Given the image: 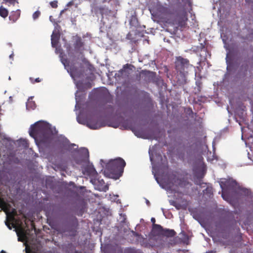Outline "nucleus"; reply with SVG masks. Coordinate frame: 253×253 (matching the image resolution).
Masks as SVG:
<instances>
[{
    "label": "nucleus",
    "mask_w": 253,
    "mask_h": 253,
    "mask_svg": "<svg viewBox=\"0 0 253 253\" xmlns=\"http://www.w3.org/2000/svg\"><path fill=\"white\" fill-rule=\"evenodd\" d=\"M206 253H213V252L212 251H211V252H206Z\"/></svg>",
    "instance_id": "35"
},
{
    "label": "nucleus",
    "mask_w": 253,
    "mask_h": 253,
    "mask_svg": "<svg viewBox=\"0 0 253 253\" xmlns=\"http://www.w3.org/2000/svg\"><path fill=\"white\" fill-rule=\"evenodd\" d=\"M31 103V102H30V101H29V102H28V104H27V106L30 105V104Z\"/></svg>",
    "instance_id": "38"
},
{
    "label": "nucleus",
    "mask_w": 253,
    "mask_h": 253,
    "mask_svg": "<svg viewBox=\"0 0 253 253\" xmlns=\"http://www.w3.org/2000/svg\"><path fill=\"white\" fill-rule=\"evenodd\" d=\"M108 107L110 109L111 111H113V106H112L111 105H109Z\"/></svg>",
    "instance_id": "30"
},
{
    "label": "nucleus",
    "mask_w": 253,
    "mask_h": 253,
    "mask_svg": "<svg viewBox=\"0 0 253 253\" xmlns=\"http://www.w3.org/2000/svg\"><path fill=\"white\" fill-rule=\"evenodd\" d=\"M12 213H13L14 215H16V210L15 209H13Z\"/></svg>",
    "instance_id": "29"
},
{
    "label": "nucleus",
    "mask_w": 253,
    "mask_h": 253,
    "mask_svg": "<svg viewBox=\"0 0 253 253\" xmlns=\"http://www.w3.org/2000/svg\"><path fill=\"white\" fill-rule=\"evenodd\" d=\"M192 66L190 64L187 59L183 58L182 57H178L175 62V69L180 74L185 75L188 72V68Z\"/></svg>",
    "instance_id": "4"
},
{
    "label": "nucleus",
    "mask_w": 253,
    "mask_h": 253,
    "mask_svg": "<svg viewBox=\"0 0 253 253\" xmlns=\"http://www.w3.org/2000/svg\"><path fill=\"white\" fill-rule=\"evenodd\" d=\"M242 191L243 193H245V194L248 195H249L250 193L251 192L250 191H249L248 189L244 188L242 189Z\"/></svg>",
    "instance_id": "22"
},
{
    "label": "nucleus",
    "mask_w": 253,
    "mask_h": 253,
    "mask_svg": "<svg viewBox=\"0 0 253 253\" xmlns=\"http://www.w3.org/2000/svg\"><path fill=\"white\" fill-rule=\"evenodd\" d=\"M77 121L81 124H85V121L84 120H82V119H81V118L80 117H78L77 118Z\"/></svg>",
    "instance_id": "21"
},
{
    "label": "nucleus",
    "mask_w": 253,
    "mask_h": 253,
    "mask_svg": "<svg viewBox=\"0 0 253 253\" xmlns=\"http://www.w3.org/2000/svg\"><path fill=\"white\" fill-rule=\"evenodd\" d=\"M30 80L31 81V83L32 84H35L36 83H39L41 82V79L39 78H37L36 79H34V78H30Z\"/></svg>",
    "instance_id": "17"
},
{
    "label": "nucleus",
    "mask_w": 253,
    "mask_h": 253,
    "mask_svg": "<svg viewBox=\"0 0 253 253\" xmlns=\"http://www.w3.org/2000/svg\"><path fill=\"white\" fill-rule=\"evenodd\" d=\"M26 253H35V252H31L27 248L25 249Z\"/></svg>",
    "instance_id": "27"
},
{
    "label": "nucleus",
    "mask_w": 253,
    "mask_h": 253,
    "mask_svg": "<svg viewBox=\"0 0 253 253\" xmlns=\"http://www.w3.org/2000/svg\"><path fill=\"white\" fill-rule=\"evenodd\" d=\"M83 173L91 178L95 179L98 176V173L92 164H88L84 167Z\"/></svg>",
    "instance_id": "5"
},
{
    "label": "nucleus",
    "mask_w": 253,
    "mask_h": 253,
    "mask_svg": "<svg viewBox=\"0 0 253 253\" xmlns=\"http://www.w3.org/2000/svg\"><path fill=\"white\" fill-rule=\"evenodd\" d=\"M128 66V64H126L125 65H124V67H123V69H122L121 71H120L119 73H121V74H122L125 71L126 68H127Z\"/></svg>",
    "instance_id": "23"
},
{
    "label": "nucleus",
    "mask_w": 253,
    "mask_h": 253,
    "mask_svg": "<svg viewBox=\"0 0 253 253\" xmlns=\"http://www.w3.org/2000/svg\"><path fill=\"white\" fill-rule=\"evenodd\" d=\"M175 16H176V17H179V15H178V13H176V14H175Z\"/></svg>",
    "instance_id": "37"
},
{
    "label": "nucleus",
    "mask_w": 253,
    "mask_h": 253,
    "mask_svg": "<svg viewBox=\"0 0 253 253\" xmlns=\"http://www.w3.org/2000/svg\"><path fill=\"white\" fill-rule=\"evenodd\" d=\"M70 75L72 78H81L83 76V73L78 71L77 68L74 66H71L69 69Z\"/></svg>",
    "instance_id": "9"
},
{
    "label": "nucleus",
    "mask_w": 253,
    "mask_h": 253,
    "mask_svg": "<svg viewBox=\"0 0 253 253\" xmlns=\"http://www.w3.org/2000/svg\"><path fill=\"white\" fill-rule=\"evenodd\" d=\"M166 164H167V165H166V167H167V168H168V162H167V161H166Z\"/></svg>",
    "instance_id": "39"
},
{
    "label": "nucleus",
    "mask_w": 253,
    "mask_h": 253,
    "mask_svg": "<svg viewBox=\"0 0 253 253\" xmlns=\"http://www.w3.org/2000/svg\"><path fill=\"white\" fill-rule=\"evenodd\" d=\"M151 232L154 236L160 237H172L176 234L174 230L164 229L161 225L157 224H153Z\"/></svg>",
    "instance_id": "3"
},
{
    "label": "nucleus",
    "mask_w": 253,
    "mask_h": 253,
    "mask_svg": "<svg viewBox=\"0 0 253 253\" xmlns=\"http://www.w3.org/2000/svg\"><path fill=\"white\" fill-rule=\"evenodd\" d=\"M147 204H150L148 200H147Z\"/></svg>",
    "instance_id": "41"
},
{
    "label": "nucleus",
    "mask_w": 253,
    "mask_h": 253,
    "mask_svg": "<svg viewBox=\"0 0 253 253\" xmlns=\"http://www.w3.org/2000/svg\"><path fill=\"white\" fill-rule=\"evenodd\" d=\"M8 14V10L3 7L2 6L0 7V16L3 18H5Z\"/></svg>",
    "instance_id": "13"
},
{
    "label": "nucleus",
    "mask_w": 253,
    "mask_h": 253,
    "mask_svg": "<svg viewBox=\"0 0 253 253\" xmlns=\"http://www.w3.org/2000/svg\"><path fill=\"white\" fill-rule=\"evenodd\" d=\"M142 74H144L145 77V80L146 81L151 82L153 80V79L155 76V73L153 72H150L147 71H144L142 72Z\"/></svg>",
    "instance_id": "11"
},
{
    "label": "nucleus",
    "mask_w": 253,
    "mask_h": 253,
    "mask_svg": "<svg viewBox=\"0 0 253 253\" xmlns=\"http://www.w3.org/2000/svg\"><path fill=\"white\" fill-rule=\"evenodd\" d=\"M41 15V12L39 10L35 11L33 14V18L36 20Z\"/></svg>",
    "instance_id": "16"
},
{
    "label": "nucleus",
    "mask_w": 253,
    "mask_h": 253,
    "mask_svg": "<svg viewBox=\"0 0 253 253\" xmlns=\"http://www.w3.org/2000/svg\"><path fill=\"white\" fill-rule=\"evenodd\" d=\"M29 134L34 138H38L42 142L47 143L52 139L53 133L47 124L39 121L31 126Z\"/></svg>",
    "instance_id": "1"
},
{
    "label": "nucleus",
    "mask_w": 253,
    "mask_h": 253,
    "mask_svg": "<svg viewBox=\"0 0 253 253\" xmlns=\"http://www.w3.org/2000/svg\"><path fill=\"white\" fill-rule=\"evenodd\" d=\"M182 20H178L177 23H176L178 26L184 27L186 24V21L187 20L186 16L185 15L182 16Z\"/></svg>",
    "instance_id": "14"
},
{
    "label": "nucleus",
    "mask_w": 253,
    "mask_h": 253,
    "mask_svg": "<svg viewBox=\"0 0 253 253\" xmlns=\"http://www.w3.org/2000/svg\"><path fill=\"white\" fill-rule=\"evenodd\" d=\"M247 68H248V66H247V65H246V69H245V71H246V72H247Z\"/></svg>",
    "instance_id": "36"
},
{
    "label": "nucleus",
    "mask_w": 253,
    "mask_h": 253,
    "mask_svg": "<svg viewBox=\"0 0 253 253\" xmlns=\"http://www.w3.org/2000/svg\"><path fill=\"white\" fill-rule=\"evenodd\" d=\"M86 126L91 129H96L100 127L97 123H94L91 121H87Z\"/></svg>",
    "instance_id": "12"
},
{
    "label": "nucleus",
    "mask_w": 253,
    "mask_h": 253,
    "mask_svg": "<svg viewBox=\"0 0 253 253\" xmlns=\"http://www.w3.org/2000/svg\"><path fill=\"white\" fill-rule=\"evenodd\" d=\"M75 50L82 53L84 50V43L80 37H76L73 44Z\"/></svg>",
    "instance_id": "6"
},
{
    "label": "nucleus",
    "mask_w": 253,
    "mask_h": 253,
    "mask_svg": "<svg viewBox=\"0 0 253 253\" xmlns=\"http://www.w3.org/2000/svg\"><path fill=\"white\" fill-rule=\"evenodd\" d=\"M151 221L153 223V224H155V223L156 220H155V218L154 217L151 218Z\"/></svg>",
    "instance_id": "26"
},
{
    "label": "nucleus",
    "mask_w": 253,
    "mask_h": 253,
    "mask_svg": "<svg viewBox=\"0 0 253 253\" xmlns=\"http://www.w3.org/2000/svg\"><path fill=\"white\" fill-rule=\"evenodd\" d=\"M75 253H79L77 251H76Z\"/></svg>",
    "instance_id": "45"
},
{
    "label": "nucleus",
    "mask_w": 253,
    "mask_h": 253,
    "mask_svg": "<svg viewBox=\"0 0 253 253\" xmlns=\"http://www.w3.org/2000/svg\"><path fill=\"white\" fill-rule=\"evenodd\" d=\"M0 253H6L3 250H1L0 252Z\"/></svg>",
    "instance_id": "31"
},
{
    "label": "nucleus",
    "mask_w": 253,
    "mask_h": 253,
    "mask_svg": "<svg viewBox=\"0 0 253 253\" xmlns=\"http://www.w3.org/2000/svg\"><path fill=\"white\" fill-rule=\"evenodd\" d=\"M5 224L7 226V227L9 228V229L11 230L12 229L11 226H10L11 224L9 221H6Z\"/></svg>",
    "instance_id": "24"
},
{
    "label": "nucleus",
    "mask_w": 253,
    "mask_h": 253,
    "mask_svg": "<svg viewBox=\"0 0 253 253\" xmlns=\"http://www.w3.org/2000/svg\"><path fill=\"white\" fill-rule=\"evenodd\" d=\"M157 16H158V17H159L160 18H162V17H161V15H159V14H158V13H157Z\"/></svg>",
    "instance_id": "32"
},
{
    "label": "nucleus",
    "mask_w": 253,
    "mask_h": 253,
    "mask_svg": "<svg viewBox=\"0 0 253 253\" xmlns=\"http://www.w3.org/2000/svg\"><path fill=\"white\" fill-rule=\"evenodd\" d=\"M60 34L59 31H53L51 36V45L52 47H56L59 42Z\"/></svg>",
    "instance_id": "8"
},
{
    "label": "nucleus",
    "mask_w": 253,
    "mask_h": 253,
    "mask_svg": "<svg viewBox=\"0 0 253 253\" xmlns=\"http://www.w3.org/2000/svg\"><path fill=\"white\" fill-rule=\"evenodd\" d=\"M57 3L58 2L57 0H54L50 2V5L53 8H56L58 6Z\"/></svg>",
    "instance_id": "18"
},
{
    "label": "nucleus",
    "mask_w": 253,
    "mask_h": 253,
    "mask_svg": "<svg viewBox=\"0 0 253 253\" xmlns=\"http://www.w3.org/2000/svg\"><path fill=\"white\" fill-rule=\"evenodd\" d=\"M15 218H14V217H12V221H15Z\"/></svg>",
    "instance_id": "34"
},
{
    "label": "nucleus",
    "mask_w": 253,
    "mask_h": 253,
    "mask_svg": "<svg viewBox=\"0 0 253 253\" xmlns=\"http://www.w3.org/2000/svg\"><path fill=\"white\" fill-rule=\"evenodd\" d=\"M33 105H34V107H35V103H33Z\"/></svg>",
    "instance_id": "44"
},
{
    "label": "nucleus",
    "mask_w": 253,
    "mask_h": 253,
    "mask_svg": "<svg viewBox=\"0 0 253 253\" xmlns=\"http://www.w3.org/2000/svg\"><path fill=\"white\" fill-rule=\"evenodd\" d=\"M20 16V10L18 9L11 12L9 16V19L12 23L15 22Z\"/></svg>",
    "instance_id": "10"
},
{
    "label": "nucleus",
    "mask_w": 253,
    "mask_h": 253,
    "mask_svg": "<svg viewBox=\"0 0 253 253\" xmlns=\"http://www.w3.org/2000/svg\"><path fill=\"white\" fill-rule=\"evenodd\" d=\"M99 10H100V11H101V10H103V8H99Z\"/></svg>",
    "instance_id": "42"
},
{
    "label": "nucleus",
    "mask_w": 253,
    "mask_h": 253,
    "mask_svg": "<svg viewBox=\"0 0 253 253\" xmlns=\"http://www.w3.org/2000/svg\"><path fill=\"white\" fill-rule=\"evenodd\" d=\"M236 184H237V183L235 181H232L231 182L226 181V183H225V185L227 186H229L230 185L234 186V185H236Z\"/></svg>",
    "instance_id": "19"
},
{
    "label": "nucleus",
    "mask_w": 253,
    "mask_h": 253,
    "mask_svg": "<svg viewBox=\"0 0 253 253\" xmlns=\"http://www.w3.org/2000/svg\"><path fill=\"white\" fill-rule=\"evenodd\" d=\"M126 165L125 160L121 158L111 160L106 165L104 174L108 177L118 179L122 175Z\"/></svg>",
    "instance_id": "2"
},
{
    "label": "nucleus",
    "mask_w": 253,
    "mask_h": 253,
    "mask_svg": "<svg viewBox=\"0 0 253 253\" xmlns=\"http://www.w3.org/2000/svg\"><path fill=\"white\" fill-rule=\"evenodd\" d=\"M201 46H202V48L204 47V46L203 44H201Z\"/></svg>",
    "instance_id": "43"
},
{
    "label": "nucleus",
    "mask_w": 253,
    "mask_h": 253,
    "mask_svg": "<svg viewBox=\"0 0 253 253\" xmlns=\"http://www.w3.org/2000/svg\"><path fill=\"white\" fill-rule=\"evenodd\" d=\"M85 152V154H86V155L87 157H88L89 156V153H88V151L87 149H84Z\"/></svg>",
    "instance_id": "25"
},
{
    "label": "nucleus",
    "mask_w": 253,
    "mask_h": 253,
    "mask_svg": "<svg viewBox=\"0 0 253 253\" xmlns=\"http://www.w3.org/2000/svg\"><path fill=\"white\" fill-rule=\"evenodd\" d=\"M21 233H22V234H24V231L23 230H21Z\"/></svg>",
    "instance_id": "40"
},
{
    "label": "nucleus",
    "mask_w": 253,
    "mask_h": 253,
    "mask_svg": "<svg viewBox=\"0 0 253 253\" xmlns=\"http://www.w3.org/2000/svg\"><path fill=\"white\" fill-rule=\"evenodd\" d=\"M52 16H50L49 17V19H50V21L52 22V23H54L55 24H57L55 22L54 20H52Z\"/></svg>",
    "instance_id": "28"
},
{
    "label": "nucleus",
    "mask_w": 253,
    "mask_h": 253,
    "mask_svg": "<svg viewBox=\"0 0 253 253\" xmlns=\"http://www.w3.org/2000/svg\"><path fill=\"white\" fill-rule=\"evenodd\" d=\"M125 253H137L134 249H128L126 250Z\"/></svg>",
    "instance_id": "20"
},
{
    "label": "nucleus",
    "mask_w": 253,
    "mask_h": 253,
    "mask_svg": "<svg viewBox=\"0 0 253 253\" xmlns=\"http://www.w3.org/2000/svg\"><path fill=\"white\" fill-rule=\"evenodd\" d=\"M3 2L5 3H8V5L12 4L14 5L15 2H17L16 0H3Z\"/></svg>",
    "instance_id": "15"
},
{
    "label": "nucleus",
    "mask_w": 253,
    "mask_h": 253,
    "mask_svg": "<svg viewBox=\"0 0 253 253\" xmlns=\"http://www.w3.org/2000/svg\"><path fill=\"white\" fill-rule=\"evenodd\" d=\"M182 0L183 1V0Z\"/></svg>",
    "instance_id": "46"
},
{
    "label": "nucleus",
    "mask_w": 253,
    "mask_h": 253,
    "mask_svg": "<svg viewBox=\"0 0 253 253\" xmlns=\"http://www.w3.org/2000/svg\"><path fill=\"white\" fill-rule=\"evenodd\" d=\"M12 226H13V228H16V225L15 224L13 223Z\"/></svg>",
    "instance_id": "33"
},
{
    "label": "nucleus",
    "mask_w": 253,
    "mask_h": 253,
    "mask_svg": "<svg viewBox=\"0 0 253 253\" xmlns=\"http://www.w3.org/2000/svg\"><path fill=\"white\" fill-rule=\"evenodd\" d=\"M158 11L165 16L175 15V12H174L173 9L163 6H159Z\"/></svg>",
    "instance_id": "7"
}]
</instances>
